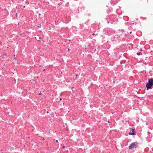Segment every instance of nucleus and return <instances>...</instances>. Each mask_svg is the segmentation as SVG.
Masks as SVG:
<instances>
[{
    "label": "nucleus",
    "mask_w": 153,
    "mask_h": 153,
    "mask_svg": "<svg viewBox=\"0 0 153 153\" xmlns=\"http://www.w3.org/2000/svg\"><path fill=\"white\" fill-rule=\"evenodd\" d=\"M148 136L146 137V138L148 139L149 138H151L152 137V134H147Z\"/></svg>",
    "instance_id": "obj_7"
},
{
    "label": "nucleus",
    "mask_w": 153,
    "mask_h": 153,
    "mask_svg": "<svg viewBox=\"0 0 153 153\" xmlns=\"http://www.w3.org/2000/svg\"><path fill=\"white\" fill-rule=\"evenodd\" d=\"M70 51V49L69 48H68V52H69Z\"/></svg>",
    "instance_id": "obj_11"
},
{
    "label": "nucleus",
    "mask_w": 153,
    "mask_h": 153,
    "mask_svg": "<svg viewBox=\"0 0 153 153\" xmlns=\"http://www.w3.org/2000/svg\"><path fill=\"white\" fill-rule=\"evenodd\" d=\"M45 69H44L43 70V71H45Z\"/></svg>",
    "instance_id": "obj_16"
},
{
    "label": "nucleus",
    "mask_w": 153,
    "mask_h": 153,
    "mask_svg": "<svg viewBox=\"0 0 153 153\" xmlns=\"http://www.w3.org/2000/svg\"><path fill=\"white\" fill-rule=\"evenodd\" d=\"M47 113H48V111L47 112Z\"/></svg>",
    "instance_id": "obj_23"
},
{
    "label": "nucleus",
    "mask_w": 153,
    "mask_h": 153,
    "mask_svg": "<svg viewBox=\"0 0 153 153\" xmlns=\"http://www.w3.org/2000/svg\"><path fill=\"white\" fill-rule=\"evenodd\" d=\"M41 15V14L40 13L39 14V15L40 16Z\"/></svg>",
    "instance_id": "obj_19"
},
{
    "label": "nucleus",
    "mask_w": 153,
    "mask_h": 153,
    "mask_svg": "<svg viewBox=\"0 0 153 153\" xmlns=\"http://www.w3.org/2000/svg\"><path fill=\"white\" fill-rule=\"evenodd\" d=\"M131 131L128 133V134H135V128L134 127H132L131 128H130Z\"/></svg>",
    "instance_id": "obj_4"
},
{
    "label": "nucleus",
    "mask_w": 153,
    "mask_h": 153,
    "mask_svg": "<svg viewBox=\"0 0 153 153\" xmlns=\"http://www.w3.org/2000/svg\"><path fill=\"white\" fill-rule=\"evenodd\" d=\"M146 90L152 89L153 88V79L150 78L148 79V82L146 85Z\"/></svg>",
    "instance_id": "obj_2"
},
{
    "label": "nucleus",
    "mask_w": 153,
    "mask_h": 153,
    "mask_svg": "<svg viewBox=\"0 0 153 153\" xmlns=\"http://www.w3.org/2000/svg\"><path fill=\"white\" fill-rule=\"evenodd\" d=\"M25 6H23L24 8H25Z\"/></svg>",
    "instance_id": "obj_20"
},
{
    "label": "nucleus",
    "mask_w": 153,
    "mask_h": 153,
    "mask_svg": "<svg viewBox=\"0 0 153 153\" xmlns=\"http://www.w3.org/2000/svg\"><path fill=\"white\" fill-rule=\"evenodd\" d=\"M1 76L0 75V76Z\"/></svg>",
    "instance_id": "obj_24"
},
{
    "label": "nucleus",
    "mask_w": 153,
    "mask_h": 153,
    "mask_svg": "<svg viewBox=\"0 0 153 153\" xmlns=\"http://www.w3.org/2000/svg\"><path fill=\"white\" fill-rule=\"evenodd\" d=\"M131 32H130V34H131Z\"/></svg>",
    "instance_id": "obj_18"
},
{
    "label": "nucleus",
    "mask_w": 153,
    "mask_h": 153,
    "mask_svg": "<svg viewBox=\"0 0 153 153\" xmlns=\"http://www.w3.org/2000/svg\"><path fill=\"white\" fill-rule=\"evenodd\" d=\"M62 147V149H64L65 148V146H63Z\"/></svg>",
    "instance_id": "obj_10"
},
{
    "label": "nucleus",
    "mask_w": 153,
    "mask_h": 153,
    "mask_svg": "<svg viewBox=\"0 0 153 153\" xmlns=\"http://www.w3.org/2000/svg\"><path fill=\"white\" fill-rule=\"evenodd\" d=\"M138 143L137 142H135L132 143L128 146V149L129 150L133 148H137L138 147Z\"/></svg>",
    "instance_id": "obj_3"
},
{
    "label": "nucleus",
    "mask_w": 153,
    "mask_h": 153,
    "mask_svg": "<svg viewBox=\"0 0 153 153\" xmlns=\"http://www.w3.org/2000/svg\"><path fill=\"white\" fill-rule=\"evenodd\" d=\"M62 100V99L61 98H60L59 99L60 101H61V100Z\"/></svg>",
    "instance_id": "obj_12"
},
{
    "label": "nucleus",
    "mask_w": 153,
    "mask_h": 153,
    "mask_svg": "<svg viewBox=\"0 0 153 153\" xmlns=\"http://www.w3.org/2000/svg\"><path fill=\"white\" fill-rule=\"evenodd\" d=\"M28 138H30V137H28Z\"/></svg>",
    "instance_id": "obj_21"
},
{
    "label": "nucleus",
    "mask_w": 153,
    "mask_h": 153,
    "mask_svg": "<svg viewBox=\"0 0 153 153\" xmlns=\"http://www.w3.org/2000/svg\"><path fill=\"white\" fill-rule=\"evenodd\" d=\"M117 2V0H111V3L113 6L116 4Z\"/></svg>",
    "instance_id": "obj_6"
},
{
    "label": "nucleus",
    "mask_w": 153,
    "mask_h": 153,
    "mask_svg": "<svg viewBox=\"0 0 153 153\" xmlns=\"http://www.w3.org/2000/svg\"><path fill=\"white\" fill-rule=\"evenodd\" d=\"M108 123H109V121H108Z\"/></svg>",
    "instance_id": "obj_22"
},
{
    "label": "nucleus",
    "mask_w": 153,
    "mask_h": 153,
    "mask_svg": "<svg viewBox=\"0 0 153 153\" xmlns=\"http://www.w3.org/2000/svg\"><path fill=\"white\" fill-rule=\"evenodd\" d=\"M41 26V25H40V26H39H39H38V27H40V26Z\"/></svg>",
    "instance_id": "obj_15"
},
{
    "label": "nucleus",
    "mask_w": 153,
    "mask_h": 153,
    "mask_svg": "<svg viewBox=\"0 0 153 153\" xmlns=\"http://www.w3.org/2000/svg\"><path fill=\"white\" fill-rule=\"evenodd\" d=\"M94 34H94V33H93V34H92V35H94Z\"/></svg>",
    "instance_id": "obj_14"
},
{
    "label": "nucleus",
    "mask_w": 153,
    "mask_h": 153,
    "mask_svg": "<svg viewBox=\"0 0 153 153\" xmlns=\"http://www.w3.org/2000/svg\"><path fill=\"white\" fill-rule=\"evenodd\" d=\"M114 33V31L112 29H110L108 30L107 32V33L109 35H112V34H113Z\"/></svg>",
    "instance_id": "obj_5"
},
{
    "label": "nucleus",
    "mask_w": 153,
    "mask_h": 153,
    "mask_svg": "<svg viewBox=\"0 0 153 153\" xmlns=\"http://www.w3.org/2000/svg\"><path fill=\"white\" fill-rule=\"evenodd\" d=\"M142 54V53L141 52H139L138 53H137V54L138 56H140Z\"/></svg>",
    "instance_id": "obj_9"
},
{
    "label": "nucleus",
    "mask_w": 153,
    "mask_h": 153,
    "mask_svg": "<svg viewBox=\"0 0 153 153\" xmlns=\"http://www.w3.org/2000/svg\"><path fill=\"white\" fill-rule=\"evenodd\" d=\"M123 31V34L115 35L114 36L112 41L116 42H119L121 41V39L123 38L125 36L126 33L124 31Z\"/></svg>",
    "instance_id": "obj_1"
},
{
    "label": "nucleus",
    "mask_w": 153,
    "mask_h": 153,
    "mask_svg": "<svg viewBox=\"0 0 153 153\" xmlns=\"http://www.w3.org/2000/svg\"><path fill=\"white\" fill-rule=\"evenodd\" d=\"M123 31H124V30H119V34H123Z\"/></svg>",
    "instance_id": "obj_8"
},
{
    "label": "nucleus",
    "mask_w": 153,
    "mask_h": 153,
    "mask_svg": "<svg viewBox=\"0 0 153 153\" xmlns=\"http://www.w3.org/2000/svg\"><path fill=\"white\" fill-rule=\"evenodd\" d=\"M41 94L40 93H39V95H40V94Z\"/></svg>",
    "instance_id": "obj_17"
},
{
    "label": "nucleus",
    "mask_w": 153,
    "mask_h": 153,
    "mask_svg": "<svg viewBox=\"0 0 153 153\" xmlns=\"http://www.w3.org/2000/svg\"><path fill=\"white\" fill-rule=\"evenodd\" d=\"M56 142L57 143L58 142V141L57 140H56Z\"/></svg>",
    "instance_id": "obj_13"
}]
</instances>
